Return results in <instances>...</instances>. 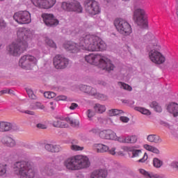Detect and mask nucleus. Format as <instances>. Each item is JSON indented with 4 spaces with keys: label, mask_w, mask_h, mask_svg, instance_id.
Here are the masks:
<instances>
[{
    "label": "nucleus",
    "mask_w": 178,
    "mask_h": 178,
    "mask_svg": "<svg viewBox=\"0 0 178 178\" xmlns=\"http://www.w3.org/2000/svg\"><path fill=\"white\" fill-rule=\"evenodd\" d=\"M63 47L67 51L77 54L81 50L90 52H98L105 51L107 48L106 43L96 35L86 33L83 31H79L77 43L75 42H65Z\"/></svg>",
    "instance_id": "1"
},
{
    "label": "nucleus",
    "mask_w": 178,
    "mask_h": 178,
    "mask_svg": "<svg viewBox=\"0 0 178 178\" xmlns=\"http://www.w3.org/2000/svg\"><path fill=\"white\" fill-rule=\"evenodd\" d=\"M17 40L6 47L7 54L11 56H20L29 47V43L32 40V33L26 28H19L17 32Z\"/></svg>",
    "instance_id": "2"
},
{
    "label": "nucleus",
    "mask_w": 178,
    "mask_h": 178,
    "mask_svg": "<svg viewBox=\"0 0 178 178\" xmlns=\"http://www.w3.org/2000/svg\"><path fill=\"white\" fill-rule=\"evenodd\" d=\"M64 165L69 170H81L89 168L90 161L87 156L75 155L67 159L64 161Z\"/></svg>",
    "instance_id": "3"
},
{
    "label": "nucleus",
    "mask_w": 178,
    "mask_h": 178,
    "mask_svg": "<svg viewBox=\"0 0 178 178\" xmlns=\"http://www.w3.org/2000/svg\"><path fill=\"white\" fill-rule=\"evenodd\" d=\"M85 60L88 63L98 65L100 68L107 72H111L115 68L110 59L99 54H90L85 56Z\"/></svg>",
    "instance_id": "4"
},
{
    "label": "nucleus",
    "mask_w": 178,
    "mask_h": 178,
    "mask_svg": "<svg viewBox=\"0 0 178 178\" xmlns=\"http://www.w3.org/2000/svg\"><path fill=\"white\" fill-rule=\"evenodd\" d=\"M13 169L15 173L20 176V178H34L35 177V170L29 162L24 161L15 162Z\"/></svg>",
    "instance_id": "5"
},
{
    "label": "nucleus",
    "mask_w": 178,
    "mask_h": 178,
    "mask_svg": "<svg viewBox=\"0 0 178 178\" xmlns=\"http://www.w3.org/2000/svg\"><path fill=\"white\" fill-rule=\"evenodd\" d=\"M114 26H115L117 32L124 36H129L133 32L131 25L126 19L122 18L114 19Z\"/></svg>",
    "instance_id": "6"
},
{
    "label": "nucleus",
    "mask_w": 178,
    "mask_h": 178,
    "mask_svg": "<svg viewBox=\"0 0 178 178\" xmlns=\"http://www.w3.org/2000/svg\"><path fill=\"white\" fill-rule=\"evenodd\" d=\"M35 57L31 55H24L22 56L19 61V66L26 70H31L34 66L37 65L38 59H40V52H36Z\"/></svg>",
    "instance_id": "7"
},
{
    "label": "nucleus",
    "mask_w": 178,
    "mask_h": 178,
    "mask_svg": "<svg viewBox=\"0 0 178 178\" xmlns=\"http://www.w3.org/2000/svg\"><path fill=\"white\" fill-rule=\"evenodd\" d=\"M61 8L67 12H76L78 13L83 12L82 6L76 0L62 2Z\"/></svg>",
    "instance_id": "8"
},
{
    "label": "nucleus",
    "mask_w": 178,
    "mask_h": 178,
    "mask_svg": "<svg viewBox=\"0 0 178 178\" xmlns=\"http://www.w3.org/2000/svg\"><path fill=\"white\" fill-rule=\"evenodd\" d=\"M14 20L19 24H29L31 23V14L28 10L17 12L13 15Z\"/></svg>",
    "instance_id": "9"
},
{
    "label": "nucleus",
    "mask_w": 178,
    "mask_h": 178,
    "mask_svg": "<svg viewBox=\"0 0 178 178\" xmlns=\"http://www.w3.org/2000/svg\"><path fill=\"white\" fill-rule=\"evenodd\" d=\"M86 13L91 15H96L100 13L101 9L99 3L95 0H87L85 3Z\"/></svg>",
    "instance_id": "10"
},
{
    "label": "nucleus",
    "mask_w": 178,
    "mask_h": 178,
    "mask_svg": "<svg viewBox=\"0 0 178 178\" xmlns=\"http://www.w3.org/2000/svg\"><path fill=\"white\" fill-rule=\"evenodd\" d=\"M133 19L138 26L146 25L145 11L143 8H136L134 10Z\"/></svg>",
    "instance_id": "11"
},
{
    "label": "nucleus",
    "mask_w": 178,
    "mask_h": 178,
    "mask_svg": "<svg viewBox=\"0 0 178 178\" xmlns=\"http://www.w3.org/2000/svg\"><path fill=\"white\" fill-rule=\"evenodd\" d=\"M149 58L153 63L157 65H161L165 62V56L155 49H152L149 52Z\"/></svg>",
    "instance_id": "12"
},
{
    "label": "nucleus",
    "mask_w": 178,
    "mask_h": 178,
    "mask_svg": "<svg viewBox=\"0 0 178 178\" xmlns=\"http://www.w3.org/2000/svg\"><path fill=\"white\" fill-rule=\"evenodd\" d=\"M69 64L68 59L58 55L54 58V65L57 70H63L65 69Z\"/></svg>",
    "instance_id": "13"
},
{
    "label": "nucleus",
    "mask_w": 178,
    "mask_h": 178,
    "mask_svg": "<svg viewBox=\"0 0 178 178\" xmlns=\"http://www.w3.org/2000/svg\"><path fill=\"white\" fill-rule=\"evenodd\" d=\"M33 3L39 8L49 9L54 6L56 0H34Z\"/></svg>",
    "instance_id": "14"
},
{
    "label": "nucleus",
    "mask_w": 178,
    "mask_h": 178,
    "mask_svg": "<svg viewBox=\"0 0 178 178\" xmlns=\"http://www.w3.org/2000/svg\"><path fill=\"white\" fill-rule=\"evenodd\" d=\"M43 22L47 26H55L59 23L58 20L56 19L53 14L43 13L42 15Z\"/></svg>",
    "instance_id": "15"
},
{
    "label": "nucleus",
    "mask_w": 178,
    "mask_h": 178,
    "mask_svg": "<svg viewBox=\"0 0 178 178\" xmlns=\"http://www.w3.org/2000/svg\"><path fill=\"white\" fill-rule=\"evenodd\" d=\"M117 140H118L119 143L124 144H135L138 141V136L136 135L120 136L117 138Z\"/></svg>",
    "instance_id": "16"
},
{
    "label": "nucleus",
    "mask_w": 178,
    "mask_h": 178,
    "mask_svg": "<svg viewBox=\"0 0 178 178\" xmlns=\"http://www.w3.org/2000/svg\"><path fill=\"white\" fill-rule=\"evenodd\" d=\"M1 143L3 145L9 148H13L17 145L16 140L10 136H5L2 137L1 139Z\"/></svg>",
    "instance_id": "17"
},
{
    "label": "nucleus",
    "mask_w": 178,
    "mask_h": 178,
    "mask_svg": "<svg viewBox=\"0 0 178 178\" xmlns=\"http://www.w3.org/2000/svg\"><path fill=\"white\" fill-rule=\"evenodd\" d=\"M15 124L6 121H0V132L6 133L14 130Z\"/></svg>",
    "instance_id": "18"
},
{
    "label": "nucleus",
    "mask_w": 178,
    "mask_h": 178,
    "mask_svg": "<svg viewBox=\"0 0 178 178\" xmlns=\"http://www.w3.org/2000/svg\"><path fill=\"white\" fill-rule=\"evenodd\" d=\"M99 137L106 140H115L117 136L115 132L111 130H104L99 132Z\"/></svg>",
    "instance_id": "19"
},
{
    "label": "nucleus",
    "mask_w": 178,
    "mask_h": 178,
    "mask_svg": "<svg viewBox=\"0 0 178 178\" xmlns=\"http://www.w3.org/2000/svg\"><path fill=\"white\" fill-rule=\"evenodd\" d=\"M93 149L97 152L100 154L108 152L109 149V147L104 144L102 143H96L93 145Z\"/></svg>",
    "instance_id": "20"
},
{
    "label": "nucleus",
    "mask_w": 178,
    "mask_h": 178,
    "mask_svg": "<svg viewBox=\"0 0 178 178\" xmlns=\"http://www.w3.org/2000/svg\"><path fill=\"white\" fill-rule=\"evenodd\" d=\"M108 172L105 170H97L91 174V178H106Z\"/></svg>",
    "instance_id": "21"
},
{
    "label": "nucleus",
    "mask_w": 178,
    "mask_h": 178,
    "mask_svg": "<svg viewBox=\"0 0 178 178\" xmlns=\"http://www.w3.org/2000/svg\"><path fill=\"white\" fill-rule=\"evenodd\" d=\"M147 140L154 144H160L163 142L162 138L156 134H149L147 136Z\"/></svg>",
    "instance_id": "22"
},
{
    "label": "nucleus",
    "mask_w": 178,
    "mask_h": 178,
    "mask_svg": "<svg viewBox=\"0 0 178 178\" xmlns=\"http://www.w3.org/2000/svg\"><path fill=\"white\" fill-rule=\"evenodd\" d=\"M167 109L170 113L173 114V116H178V104L170 103L168 104Z\"/></svg>",
    "instance_id": "23"
},
{
    "label": "nucleus",
    "mask_w": 178,
    "mask_h": 178,
    "mask_svg": "<svg viewBox=\"0 0 178 178\" xmlns=\"http://www.w3.org/2000/svg\"><path fill=\"white\" fill-rule=\"evenodd\" d=\"M88 94L92 95V96H95V98H97L98 99L105 101L108 99L107 96H106L104 95H102V94L97 93L96 89H95L92 87H91V90H90V92H89Z\"/></svg>",
    "instance_id": "24"
},
{
    "label": "nucleus",
    "mask_w": 178,
    "mask_h": 178,
    "mask_svg": "<svg viewBox=\"0 0 178 178\" xmlns=\"http://www.w3.org/2000/svg\"><path fill=\"white\" fill-rule=\"evenodd\" d=\"M53 126L56 128H67L68 125L63 120L58 119L53 122Z\"/></svg>",
    "instance_id": "25"
},
{
    "label": "nucleus",
    "mask_w": 178,
    "mask_h": 178,
    "mask_svg": "<svg viewBox=\"0 0 178 178\" xmlns=\"http://www.w3.org/2000/svg\"><path fill=\"white\" fill-rule=\"evenodd\" d=\"M143 147L145 149L147 150L148 152H152L155 154H160V150L154 146L149 145L148 144H145L143 145Z\"/></svg>",
    "instance_id": "26"
},
{
    "label": "nucleus",
    "mask_w": 178,
    "mask_h": 178,
    "mask_svg": "<svg viewBox=\"0 0 178 178\" xmlns=\"http://www.w3.org/2000/svg\"><path fill=\"white\" fill-rule=\"evenodd\" d=\"M152 165L156 169L161 168L163 165V161L157 157L152 159Z\"/></svg>",
    "instance_id": "27"
},
{
    "label": "nucleus",
    "mask_w": 178,
    "mask_h": 178,
    "mask_svg": "<svg viewBox=\"0 0 178 178\" xmlns=\"http://www.w3.org/2000/svg\"><path fill=\"white\" fill-rule=\"evenodd\" d=\"M94 109L96 113H104L106 111V106L100 104H96Z\"/></svg>",
    "instance_id": "28"
},
{
    "label": "nucleus",
    "mask_w": 178,
    "mask_h": 178,
    "mask_svg": "<svg viewBox=\"0 0 178 178\" xmlns=\"http://www.w3.org/2000/svg\"><path fill=\"white\" fill-rule=\"evenodd\" d=\"M41 171L42 173H44L48 176H52L54 174V170L49 165L42 168Z\"/></svg>",
    "instance_id": "29"
},
{
    "label": "nucleus",
    "mask_w": 178,
    "mask_h": 178,
    "mask_svg": "<svg viewBox=\"0 0 178 178\" xmlns=\"http://www.w3.org/2000/svg\"><path fill=\"white\" fill-rule=\"evenodd\" d=\"M134 109L135 111L140 112L143 115H146L147 116H149V115H151V112L148 109H146L145 108L135 107Z\"/></svg>",
    "instance_id": "30"
},
{
    "label": "nucleus",
    "mask_w": 178,
    "mask_h": 178,
    "mask_svg": "<svg viewBox=\"0 0 178 178\" xmlns=\"http://www.w3.org/2000/svg\"><path fill=\"white\" fill-rule=\"evenodd\" d=\"M31 109L35 111V109L43 110L45 109V106L41 102H35L33 105H31Z\"/></svg>",
    "instance_id": "31"
},
{
    "label": "nucleus",
    "mask_w": 178,
    "mask_h": 178,
    "mask_svg": "<svg viewBox=\"0 0 178 178\" xmlns=\"http://www.w3.org/2000/svg\"><path fill=\"white\" fill-rule=\"evenodd\" d=\"M150 107L153 108V109L156 111V112H162V108L161 106L156 102H152L150 104Z\"/></svg>",
    "instance_id": "32"
},
{
    "label": "nucleus",
    "mask_w": 178,
    "mask_h": 178,
    "mask_svg": "<svg viewBox=\"0 0 178 178\" xmlns=\"http://www.w3.org/2000/svg\"><path fill=\"white\" fill-rule=\"evenodd\" d=\"M65 120L67 123H69L73 127H76L79 125L78 121L70 117L66 118Z\"/></svg>",
    "instance_id": "33"
},
{
    "label": "nucleus",
    "mask_w": 178,
    "mask_h": 178,
    "mask_svg": "<svg viewBox=\"0 0 178 178\" xmlns=\"http://www.w3.org/2000/svg\"><path fill=\"white\" fill-rule=\"evenodd\" d=\"M122 113H124L123 111L118 109H111L108 112L110 116H118V115H122Z\"/></svg>",
    "instance_id": "34"
},
{
    "label": "nucleus",
    "mask_w": 178,
    "mask_h": 178,
    "mask_svg": "<svg viewBox=\"0 0 178 178\" xmlns=\"http://www.w3.org/2000/svg\"><path fill=\"white\" fill-rule=\"evenodd\" d=\"M118 86H120V88H122L125 90L127 91H131L132 90V87L125 83L122 82H118Z\"/></svg>",
    "instance_id": "35"
},
{
    "label": "nucleus",
    "mask_w": 178,
    "mask_h": 178,
    "mask_svg": "<svg viewBox=\"0 0 178 178\" xmlns=\"http://www.w3.org/2000/svg\"><path fill=\"white\" fill-rule=\"evenodd\" d=\"M7 173V165L0 163V177L5 176Z\"/></svg>",
    "instance_id": "36"
},
{
    "label": "nucleus",
    "mask_w": 178,
    "mask_h": 178,
    "mask_svg": "<svg viewBox=\"0 0 178 178\" xmlns=\"http://www.w3.org/2000/svg\"><path fill=\"white\" fill-rule=\"evenodd\" d=\"M107 152H108L109 154H111V156H118V155L122 154V153L120 152H116V147L115 146H113L111 148H109Z\"/></svg>",
    "instance_id": "37"
},
{
    "label": "nucleus",
    "mask_w": 178,
    "mask_h": 178,
    "mask_svg": "<svg viewBox=\"0 0 178 178\" xmlns=\"http://www.w3.org/2000/svg\"><path fill=\"white\" fill-rule=\"evenodd\" d=\"M143 152L140 149H133L132 150V157L137 158L141 156Z\"/></svg>",
    "instance_id": "38"
},
{
    "label": "nucleus",
    "mask_w": 178,
    "mask_h": 178,
    "mask_svg": "<svg viewBox=\"0 0 178 178\" xmlns=\"http://www.w3.org/2000/svg\"><path fill=\"white\" fill-rule=\"evenodd\" d=\"M45 42H46V44L47 45H49L50 47L56 49V43H54V42H53V40H51V39L46 38Z\"/></svg>",
    "instance_id": "39"
},
{
    "label": "nucleus",
    "mask_w": 178,
    "mask_h": 178,
    "mask_svg": "<svg viewBox=\"0 0 178 178\" xmlns=\"http://www.w3.org/2000/svg\"><path fill=\"white\" fill-rule=\"evenodd\" d=\"M138 171L141 175H144L146 178H152V175L145 169L140 168Z\"/></svg>",
    "instance_id": "40"
},
{
    "label": "nucleus",
    "mask_w": 178,
    "mask_h": 178,
    "mask_svg": "<svg viewBox=\"0 0 178 178\" xmlns=\"http://www.w3.org/2000/svg\"><path fill=\"white\" fill-rule=\"evenodd\" d=\"M80 90L86 93L89 94L90 90H91V87L90 86H85V85H81L80 86Z\"/></svg>",
    "instance_id": "41"
},
{
    "label": "nucleus",
    "mask_w": 178,
    "mask_h": 178,
    "mask_svg": "<svg viewBox=\"0 0 178 178\" xmlns=\"http://www.w3.org/2000/svg\"><path fill=\"white\" fill-rule=\"evenodd\" d=\"M70 148L72 151H75V152H77V151H83L84 149V147H81V146H79L77 145H72L70 146Z\"/></svg>",
    "instance_id": "42"
},
{
    "label": "nucleus",
    "mask_w": 178,
    "mask_h": 178,
    "mask_svg": "<svg viewBox=\"0 0 178 178\" xmlns=\"http://www.w3.org/2000/svg\"><path fill=\"white\" fill-rule=\"evenodd\" d=\"M56 93H54V92H45L44 93V97L47 98V99H51L56 97Z\"/></svg>",
    "instance_id": "43"
},
{
    "label": "nucleus",
    "mask_w": 178,
    "mask_h": 178,
    "mask_svg": "<svg viewBox=\"0 0 178 178\" xmlns=\"http://www.w3.org/2000/svg\"><path fill=\"white\" fill-rule=\"evenodd\" d=\"M26 92H27L29 98H31L32 99H37V96L35 95H34V92L31 89H26Z\"/></svg>",
    "instance_id": "44"
},
{
    "label": "nucleus",
    "mask_w": 178,
    "mask_h": 178,
    "mask_svg": "<svg viewBox=\"0 0 178 178\" xmlns=\"http://www.w3.org/2000/svg\"><path fill=\"white\" fill-rule=\"evenodd\" d=\"M60 150V147L58 145H52V153H58Z\"/></svg>",
    "instance_id": "45"
},
{
    "label": "nucleus",
    "mask_w": 178,
    "mask_h": 178,
    "mask_svg": "<svg viewBox=\"0 0 178 178\" xmlns=\"http://www.w3.org/2000/svg\"><path fill=\"white\" fill-rule=\"evenodd\" d=\"M148 159V155L146 152L144 153L143 158L140 159L138 162L145 163Z\"/></svg>",
    "instance_id": "46"
},
{
    "label": "nucleus",
    "mask_w": 178,
    "mask_h": 178,
    "mask_svg": "<svg viewBox=\"0 0 178 178\" xmlns=\"http://www.w3.org/2000/svg\"><path fill=\"white\" fill-rule=\"evenodd\" d=\"M6 27V22L3 19H0V30L3 29Z\"/></svg>",
    "instance_id": "47"
},
{
    "label": "nucleus",
    "mask_w": 178,
    "mask_h": 178,
    "mask_svg": "<svg viewBox=\"0 0 178 178\" xmlns=\"http://www.w3.org/2000/svg\"><path fill=\"white\" fill-rule=\"evenodd\" d=\"M36 127L39 129H47V125L42 123H38L36 124Z\"/></svg>",
    "instance_id": "48"
},
{
    "label": "nucleus",
    "mask_w": 178,
    "mask_h": 178,
    "mask_svg": "<svg viewBox=\"0 0 178 178\" xmlns=\"http://www.w3.org/2000/svg\"><path fill=\"white\" fill-rule=\"evenodd\" d=\"M120 120L122 122V123H128L129 122V118L128 117L121 116L120 117Z\"/></svg>",
    "instance_id": "49"
},
{
    "label": "nucleus",
    "mask_w": 178,
    "mask_h": 178,
    "mask_svg": "<svg viewBox=\"0 0 178 178\" xmlns=\"http://www.w3.org/2000/svg\"><path fill=\"white\" fill-rule=\"evenodd\" d=\"M87 116L89 118V119H91L93 118V116H95V113L92 110H88L87 111Z\"/></svg>",
    "instance_id": "50"
},
{
    "label": "nucleus",
    "mask_w": 178,
    "mask_h": 178,
    "mask_svg": "<svg viewBox=\"0 0 178 178\" xmlns=\"http://www.w3.org/2000/svg\"><path fill=\"white\" fill-rule=\"evenodd\" d=\"M52 145H51V144L45 145V146H44L45 149L47 150L48 152H52V149H53Z\"/></svg>",
    "instance_id": "51"
},
{
    "label": "nucleus",
    "mask_w": 178,
    "mask_h": 178,
    "mask_svg": "<svg viewBox=\"0 0 178 178\" xmlns=\"http://www.w3.org/2000/svg\"><path fill=\"white\" fill-rule=\"evenodd\" d=\"M67 99V97L65 95H60L56 97L57 101H65Z\"/></svg>",
    "instance_id": "52"
},
{
    "label": "nucleus",
    "mask_w": 178,
    "mask_h": 178,
    "mask_svg": "<svg viewBox=\"0 0 178 178\" xmlns=\"http://www.w3.org/2000/svg\"><path fill=\"white\" fill-rule=\"evenodd\" d=\"M11 90L10 89H4L0 91V95H3L4 94L10 93Z\"/></svg>",
    "instance_id": "53"
},
{
    "label": "nucleus",
    "mask_w": 178,
    "mask_h": 178,
    "mask_svg": "<svg viewBox=\"0 0 178 178\" xmlns=\"http://www.w3.org/2000/svg\"><path fill=\"white\" fill-rule=\"evenodd\" d=\"M23 113H26V115H31V116H33V115H35V113L32 111L26 110L23 111Z\"/></svg>",
    "instance_id": "54"
},
{
    "label": "nucleus",
    "mask_w": 178,
    "mask_h": 178,
    "mask_svg": "<svg viewBox=\"0 0 178 178\" xmlns=\"http://www.w3.org/2000/svg\"><path fill=\"white\" fill-rule=\"evenodd\" d=\"M171 167H172L173 168H177L178 169V161H172L170 163Z\"/></svg>",
    "instance_id": "55"
},
{
    "label": "nucleus",
    "mask_w": 178,
    "mask_h": 178,
    "mask_svg": "<svg viewBox=\"0 0 178 178\" xmlns=\"http://www.w3.org/2000/svg\"><path fill=\"white\" fill-rule=\"evenodd\" d=\"M78 106V104L76 103H72L71 106H70V109L71 111H74V109H76V108Z\"/></svg>",
    "instance_id": "56"
},
{
    "label": "nucleus",
    "mask_w": 178,
    "mask_h": 178,
    "mask_svg": "<svg viewBox=\"0 0 178 178\" xmlns=\"http://www.w3.org/2000/svg\"><path fill=\"white\" fill-rule=\"evenodd\" d=\"M145 38H147L149 40H151V39L152 40L155 39V37L154 36V35H150V33H148L147 35H146Z\"/></svg>",
    "instance_id": "57"
},
{
    "label": "nucleus",
    "mask_w": 178,
    "mask_h": 178,
    "mask_svg": "<svg viewBox=\"0 0 178 178\" xmlns=\"http://www.w3.org/2000/svg\"><path fill=\"white\" fill-rule=\"evenodd\" d=\"M151 177L152 178H162V177L160 175H158V174L152 175H151Z\"/></svg>",
    "instance_id": "58"
},
{
    "label": "nucleus",
    "mask_w": 178,
    "mask_h": 178,
    "mask_svg": "<svg viewBox=\"0 0 178 178\" xmlns=\"http://www.w3.org/2000/svg\"><path fill=\"white\" fill-rule=\"evenodd\" d=\"M92 131L94 133V134H99V129H93L92 130Z\"/></svg>",
    "instance_id": "59"
},
{
    "label": "nucleus",
    "mask_w": 178,
    "mask_h": 178,
    "mask_svg": "<svg viewBox=\"0 0 178 178\" xmlns=\"http://www.w3.org/2000/svg\"><path fill=\"white\" fill-rule=\"evenodd\" d=\"M54 102H49V105H50V108H51L52 109H54Z\"/></svg>",
    "instance_id": "60"
},
{
    "label": "nucleus",
    "mask_w": 178,
    "mask_h": 178,
    "mask_svg": "<svg viewBox=\"0 0 178 178\" xmlns=\"http://www.w3.org/2000/svg\"><path fill=\"white\" fill-rule=\"evenodd\" d=\"M152 41L154 42V44L157 43V40H156V39H154Z\"/></svg>",
    "instance_id": "61"
},
{
    "label": "nucleus",
    "mask_w": 178,
    "mask_h": 178,
    "mask_svg": "<svg viewBox=\"0 0 178 178\" xmlns=\"http://www.w3.org/2000/svg\"><path fill=\"white\" fill-rule=\"evenodd\" d=\"M100 84H102V85H103V86H105V85H106V83H105L104 81L101 82Z\"/></svg>",
    "instance_id": "62"
},
{
    "label": "nucleus",
    "mask_w": 178,
    "mask_h": 178,
    "mask_svg": "<svg viewBox=\"0 0 178 178\" xmlns=\"http://www.w3.org/2000/svg\"><path fill=\"white\" fill-rule=\"evenodd\" d=\"M177 65H177V64H176V65H175V66H174L173 69H176V68L177 67Z\"/></svg>",
    "instance_id": "63"
},
{
    "label": "nucleus",
    "mask_w": 178,
    "mask_h": 178,
    "mask_svg": "<svg viewBox=\"0 0 178 178\" xmlns=\"http://www.w3.org/2000/svg\"><path fill=\"white\" fill-rule=\"evenodd\" d=\"M177 7H178V5H177ZM177 15L178 17V8H177Z\"/></svg>",
    "instance_id": "64"
}]
</instances>
